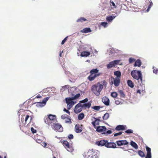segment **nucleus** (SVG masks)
<instances>
[{
	"label": "nucleus",
	"mask_w": 158,
	"mask_h": 158,
	"mask_svg": "<svg viewBox=\"0 0 158 158\" xmlns=\"http://www.w3.org/2000/svg\"><path fill=\"white\" fill-rule=\"evenodd\" d=\"M131 75L133 78L135 79V82L138 85L143 87L142 90V92H144V84L143 81V76L140 70H134L132 71Z\"/></svg>",
	"instance_id": "obj_1"
},
{
	"label": "nucleus",
	"mask_w": 158,
	"mask_h": 158,
	"mask_svg": "<svg viewBox=\"0 0 158 158\" xmlns=\"http://www.w3.org/2000/svg\"><path fill=\"white\" fill-rule=\"evenodd\" d=\"M99 152L97 150L93 149L89 150L88 152H85L83 156L85 158H98Z\"/></svg>",
	"instance_id": "obj_2"
},
{
	"label": "nucleus",
	"mask_w": 158,
	"mask_h": 158,
	"mask_svg": "<svg viewBox=\"0 0 158 158\" xmlns=\"http://www.w3.org/2000/svg\"><path fill=\"white\" fill-rule=\"evenodd\" d=\"M103 88V85L98 83L96 85H93L92 86L91 91L96 95L98 96L100 95Z\"/></svg>",
	"instance_id": "obj_3"
},
{
	"label": "nucleus",
	"mask_w": 158,
	"mask_h": 158,
	"mask_svg": "<svg viewBox=\"0 0 158 158\" xmlns=\"http://www.w3.org/2000/svg\"><path fill=\"white\" fill-rule=\"evenodd\" d=\"M51 127L56 131L61 132L63 131V128L61 125L57 122L54 123L53 124H51Z\"/></svg>",
	"instance_id": "obj_4"
},
{
	"label": "nucleus",
	"mask_w": 158,
	"mask_h": 158,
	"mask_svg": "<svg viewBox=\"0 0 158 158\" xmlns=\"http://www.w3.org/2000/svg\"><path fill=\"white\" fill-rule=\"evenodd\" d=\"M65 100L67 104V108L68 110H70L76 103V102L73 101L71 98H65Z\"/></svg>",
	"instance_id": "obj_5"
},
{
	"label": "nucleus",
	"mask_w": 158,
	"mask_h": 158,
	"mask_svg": "<svg viewBox=\"0 0 158 158\" xmlns=\"http://www.w3.org/2000/svg\"><path fill=\"white\" fill-rule=\"evenodd\" d=\"M120 60H115L110 62L106 65V67L108 69H110L115 66L119 63Z\"/></svg>",
	"instance_id": "obj_6"
},
{
	"label": "nucleus",
	"mask_w": 158,
	"mask_h": 158,
	"mask_svg": "<svg viewBox=\"0 0 158 158\" xmlns=\"http://www.w3.org/2000/svg\"><path fill=\"white\" fill-rule=\"evenodd\" d=\"M62 143L67 151L70 152H73V148L72 147H70L69 143L67 141L65 140L63 141Z\"/></svg>",
	"instance_id": "obj_7"
},
{
	"label": "nucleus",
	"mask_w": 158,
	"mask_h": 158,
	"mask_svg": "<svg viewBox=\"0 0 158 158\" xmlns=\"http://www.w3.org/2000/svg\"><path fill=\"white\" fill-rule=\"evenodd\" d=\"M82 104L78 103L75 107L74 112L76 113H78L82 111Z\"/></svg>",
	"instance_id": "obj_8"
},
{
	"label": "nucleus",
	"mask_w": 158,
	"mask_h": 158,
	"mask_svg": "<svg viewBox=\"0 0 158 158\" xmlns=\"http://www.w3.org/2000/svg\"><path fill=\"white\" fill-rule=\"evenodd\" d=\"M111 80L114 81V85L115 86L117 87L119 85L120 83L119 78L117 77L114 78L113 77H111Z\"/></svg>",
	"instance_id": "obj_9"
},
{
	"label": "nucleus",
	"mask_w": 158,
	"mask_h": 158,
	"mask_svg": "<svg viewBox=\"0 0 158 158\" xmlns=\"http://www.w3.org/2000/svg\"><path fill=\"white\" fill-rule=\"evenodd\" d=\"M107 130L105 126H98L97 127L96 131L98 132H101L102 134L103 132L106 131Z\"/></svg>",
	"instance_id": "obj_10"
},
{
	"label": "nucleus",
	"mask_w": 158,
	"mask_h": 158,
	"mask_svg": "<svg viewBox=\"0 0 158 158\" xmlns=\"http://www.w3.org/2000/svg\"><path fill=\"white\" fill-rule=\"evenodd\" d=\"M105 147L107 148H116V145L114 143L108 142V141H107Z\"/></svg>",
	"instance_id": "obj_11"
},
{
	"label": "nucleus",
	"mask_w": 158,
	"mask_h": 158,
	"mask_svg": "<svg viewBox=\"0 0 158 158\" xmlns=\"http://www.w3.org/2000/svg\"><path fill=\"white\" fill-rule=\"evenodd\" d=\"M51 122L52 124L57 122V119L56 118V116L52 114H49L48 117Z\"/></svg>",
	"instance_id": "obj_12"
},
{
	"label": "nucleus",
	"mask_w": 158,
	"mask_h": 158,
	"mask_svg": "<svg viewBox=\"0 0 158 158\" xmlns=\"http://www.w3.org/2000/svg\"><path fill=\"white\" fill-rule=\"evenodd\" d=\"M116 143L118 146H120L123 145H126L128 144V142L126 140H118L116 142Z\"/></svg>",
	"instance_id": "obj_13"
},
{
	"label": "nucleus",
	"mask_w": 158,
	"mask_h": 158,
	"mask_svg": "<svg viewBox=\"0 0 158 158\" xmlns=\"http://www.w3.org/2000/svg\"><path fill=\"white\" fill-rule=\"evenodd\" d=\"M100 118H101V117H99V118H97L95 117L93 118L94 119V120L91 123L94 128H95L96 125H99V122L100 121V120L99 119Z\"/></svg>",
	"instance_id": "obj_14"
},
{
	"label": "nucleus",
	"mask_w": 158,
	"mask_h": 158,
	"mask_svg": "<svg viewBox=\"0 0 158 158\" xmlns=\"http://www.w3.org/2000/svg\"><path fill=\"white\" fill-rule=\"evenodd\" d=\"M107 141L105 140H101L96 142V144L98 146H103L106 145Z\"/></svg>",
	"instance_id": "obj_15"
},
{
	"label": "nucleus",
	"mask_w": 158,
	"mask_h": 158,
	"mask_svg": "<svg viewBox=\"0 0 158 158\" xmlns=\"http://www.w3.org/2000/svg\"><path fill=\"white\" fill-rule=\"evenodd\" d=\"M126 127V126L125 125H119L116 127L115 129L118 131H119L121 130L123 131L125 129V127Z\"/></svg>",
	"instance_id": "obj_16"
},
{
	"label": "nucleus",
	"mask_w": 158,
	"mask_h": 158,
	"mask_svg": "<svg viewBox=\"0 0 158 158\" xmlns=\"http://www.w3.org/2000/svg\"><path fill=\"white\" fill-rule=\"evenodd\" d=\"M100 75V74H95L94 75L91 74L88 77V79L90 81H92L94 80L96 77L99 76Z\"/></svg>",
	"instance_id": "obj_17"
},
{
	"label": "nucleus",
	"mask_w": 158,
	"mask_h": 158,
	"mask_svg": "<svg viewBox=\"0 0 158 158\" xmlns=\"http://www.w3.org/2000/svg\"><path fill=\"white\" fill-rule=\"evenodd\" d=\"M102 102L106 106H109V98L106 97H104L102 98Z\"/></svg>",
	"instance_id": "obj_18"
},
{
	"label": "nucleus",
	"mask_w": 158,
	"mask_h": 158,
	"mask_svg": "<svg viewBox=\"0 0 158 158\" xmlns=\"http://www.w3.org/2000/svg\"><path fill=\"white\" fill-rule=\"evenodd\" d=\"M108 51H109V54L110 55L115 53H118L119 50L114 48H111L109 49L108 50Z\"/></svg>",
	"instance_id": "obj_19"
},
{
	"label": "nucleus",
	"mask_w": 158,
	"mask_h": 158,
	"mask_svg": "<svg viewBox=\"0 0 158 158\" xmlns=\"http://www.w3.org/2000/svg\"><path fill=\"white\" fill-rule=\"evenodd\" d=\"M91 105V103L89 102H88L82 104V106L83 108L85 109L87 108H89L90 107Z\"/></svg>",
	"instance_id": "obj_20"
},
{
	"label": "nucleus",
	"mask_w": 158,
	"mask_h": 158,
	"mask_svg": "<svg viewBox=\"0 0 158 158\" xmlns=\"http://www.w3.org/2000/svg\"><path fill=\"white\" fill-rule=\"evenodd\" d=\"M75 131L77 133H80L82 131V129L79 125H76L75 126Z\"/></svg>",
	"instance_id": "obj_21"
},
{
	"label": "nucleus",
	"mask_w": 158,
	"mask_h": 158,
	"mask_svg": "<svg viewBox=\"0 0 158 158\" xmlns=\"http://www.w3.org/2000/svg\"><path fill=\"white\" fill-rule=\"evenodd\" d=\"M116 16H108L106 17V20L108 22H111L116 17Z\"/></svg>",
	"instance_id": "obj_22"
},
{
	"label": "nucleus",
	"mask_w": 158,
	"mask_h": 158,
	"mask_svg": "<svg viewBox=\"0 0 158 158\" xmlns=\"http://www.w3.org/2000/svg\"><path fill=\"white\" fill-rule=\"evenodd\" d=\"M130 144L131 146L134 148L135 149H137L138 148V147L136 143L133 141H131L130 142Z\"/></svg>",
	"instance_id": "obj_23"
},
{
	"label": "nucleus",
	"mask_w": 158,
	"mask_h": 158,
	"mask_svg": "<svg viewBox=\"0 0 158 158\" xmlns=\"http://www.w3.org/2000/svg\"><path fill=\"white\" fill-rule=\"evenodd\" d=\"M90 55V53L89 52L84 51L81 53V56L82 57H87L89 56Z\"/></svg>",
	"instance_id": "obj_24"
},
{
	"label": "nucleus",
	"mask_w": 158,
	"mask_h": 158,
	"mask_svg": "<svg viewBox=\"0 0 158 158\" xmlns=\"http://www.w3.org/2000/svg\"><path fill=\"white\" fill-rule=\"evenodd\" d=\"M44 121L45 123L48 125H50L52 124L51 122L50 121V120L49 119L48 117H45L44 119Z\"/></svg>",
	"instance_id": "obj_25"
},
{
	"label": "nucleus",
	"mask_w": 158,
	"mask_h": 158,
	"mask_svg": "<svg viewBox=\"0 0 158 158\" xmlns=\"http://www.w3.org/2000/svg\"><path fill=\"white\" fill-rule=\"evenodd\" d=\"M91 30L89 28H84L82 30H81V32L84 33H87L89 32H91Z\"/></svg>",
	"instance_id": "obj_26"
},
{
	"label": "nucleus",
	"mask_w": 158,
	"mask_h": 158,
	"mask_svg": "<svg viewBox=\"0 0 158 158\" xmlns=\"http://www.w3.org/2000/svg\"><path fill=\"white\" fill-rule=\"evenodd\" d=\"M141 64V61L139 59H138L135 62L134 64L135 66H138L140 67Z\"/></svg>",
	"instance_id": "obj_27"
},
{
	"label": "nucleus",
	"mask_w": 158,
	"mask_h": 158,
	"mask_svg": "<svg viewBox=\"0 0 158 158\" xmlns=\"http://www.w3.org/2000/svg\"><path fill=\"white\" fill-rule=\"evenodd\" d=\"M127 85L131 88H133L134 87V84L133 82L130 80H128L127 81Z\"/></svg>",
	"instance_id": "obj_28"
},
{
	"label": "nucleus",
	"mask_w": 158,
	"mask_h": 158,
	"mask_svg": "<svg viewBox=\"0 0 158 158\" xmlns=\"http://www.w3.org/2000/svg\"><path fill=\"white\" fill-rule=\"evenodd\" d=\"M114 74L116 76L115 77L119 78L121 76V73L120 71H116L114 72Z\"/></svg>",
	"instance_id": "obj_29"
},
{
	"label": "nucleus",
	"mask_w": 158,
	"mask_h": 158,
	"mask_svg": "<svg viewBox=\"0 0 158 158\" xmlns=\"http://www.w3.org/2000/svg\"><path fill=\"white\" fill-rule=\"evenodd\" d=\"M84 114L83 113L79 114L78 116V120H81L84 118Z\"/></svg>",
	"instance_id": "obj_30"
},
{
	"label": "nucleus",
	"mask_w": 158,
	"mask_h": 158,
	"mask_svg": "<svg viewBox=\"0 0 158 158\" xmlns=\"http://www.w3.org/2000/svg\"><path fill=\"white\" fill-rule=\"evenodd\" d=\"M118 93L119 94L120 96L121 97L124 98L125 96V95L124 94L123 91L122 90H118Z\"/></svg>",
	"instance_id": "obj_31"
},
{
	"label": "nucleus",
	"mask_w": 158,
	"mask_h": 158,
	"mask_svg": "<svg viewBox=\"0 0 158 158\" xmlns=\"http://www.w3.org/2000/svg\"><path fill=\"white\" fill-rule=\"evenodd\" d=\"M98 69H93L92 70H91L90 72V73L91 74H97V73H98Z\"/></svg>",
	"instance_id": "obj_32"
},
{
	"label": "nucleus",
	"mask_w": 158,
	"mask_h": 158,
	"mask_svg": "<svg viewBox=\"0 0 158 158\" xmlns=\"http://www.w3.org/2000/svg\"><path fill=\"white\" fill-rule=\"evenodd\" d=\"M112 133V131L110 130H108L107 131H105L104 132H103V133H102V135H104L105 136H107L108 135L110 134H111Z\"/></svg>",
	"instance_id": "obj_33"
},
{
	"label": "nucleus",
	"mask_w": 158,
	"mask_h": 158,
	"mask_svg": "<svg viewBox=\"0 0 158 158\" xmlns=\"http://www.w3.org/2000/svg\"><path fill=\"white\" fill-rule=\"evenodd\" d=\"M87 20V19L84 17H81L80 18L78 19L77 20V22H83L84 21H85Z\"/></svg>",
	"instance_id": "obj_34"
},
{
	"label": "nucleus",
	"mask_w": 158,
	"mask_h": 158,
	"mask_svg": "<svg viewBox=\"0 0 158 158\" xmlns=\"http://www.w3.org/2000/svg\"><path fill=\"white\" fill-rule=\"evenodd\" d=\"M109 114L108 113L105 114L103 117V119L104 120H106L109 117Z\"/></svg>",
	"instance_id": "obj_35"
},
{
	"label": "nucleus",
	"mask_w": 158,
	"mask_h": 158,
	"mask_svg": "<svg viewBox=\"0 0 158 158\" xmlns=\"http://www.w3.org/2000/svg\"><path fill=\"white\" fill-rule=\"evenodd\" d=\"M80 94L79 93H78L74 97L71 98L73 100H74L75 99H77L80 97Z\"/></svg>",
	"instance_id": "obj_36"
},
{
	"label": "nucleus",
	"mask_w": 158,
	"mask_h": 158,
	"mask_svg": "<svg viewBox=\"0 0 158 158\" xmlns=\"http://www.w3.org/2000/svg\"><path fill=\"white\" fill-rule=\"evenodd\" d=\"M50 97H48L45 98H44L43 101H42L43 103L44 104V105L46 104V102L48 101V100L49 99Z\"/></svg>",
	"instance_id": "obj_37"
},
{
	"label": "nucleus",
	"mask_w": 158,
	"mask_h": 158,
	"mask_svg": "<svg viewBox=\"0 0 158 158\" xmlns=\"http://www.w3.org/2000/svg\"><path fill=\"white\" fill-rule=\"evenodd\" d=\"M138 153L139 155L142 157H143L145 156V155L144 152L142 151H138Z\"/></svg>",
	"instance_id": "obj_38"
},
{
	"label": "nucleus",
	"mask_w": 158,
	"mask_h": 158,
	"mask_svg": "<svg viewBox=\"0 0 158 158\" xmlns=\"http://www.w3.org/2000/svg\"><path fill=\"white\" fill-rule=\"evenodd\" d=\"M36 106L38 107H42L45 106L44 105V104L42 102H38L36 104Z\"/></svg>",
	"instance_id": "obj_39"
},
{
	"label": "nucleus",
	"mask_w": 158,
	"mask_h": 158,
	"mask_svg": "<svg viewBox=\"0 0 158 158\" xmlns=\"http://www.w3.org/2000/svg\"><path fill=\"white\" fill-rule=\"evenodd\" d=\"M65 122V123H71V120L70 118H69V116H68L66 118Z\"/></svg>",
	"instance_id": "obj_40"
},
{
	"label": "nucleus",
	"mask_w": 158,
	"mask_h": 158,
	"mask_svg": "<svg viewBox=\"0 0 158 158\" xmlns=\"http://www.w3.org/2000/svg\"><path fill=\"white\" fill-rule=\"evenodd\" d=\"M149 2H150V4L148 6V8L146 10L147 12H148L149 11L150 8L153 5V3L152 2H150L149 1Z\"/></svg>",
	"instance_id": "obj_41"
},
{
	"label": "nucleus",
	"mask_w": 158,
	"mask_h": 158,
	"mask_svg": "<svg viewBox=\"0 0 158 158\" xmlns=\"http://www.w3.org/2000/svg\"><path fill=\"white\" fill-rule=\"evenodd\" d=\"M101 24L105 28L107 27L108 25L107 23L105 22H102Z\"/></svg>",
	"instance_id": "obj_42"
},
{
	"label": "nucleus",
	"mask_w": 158,
	"mask_h": 158,
	"mask_svg": "<svg viewBox=\"0 0 158 158\" xmlns=\"http://www.w3.org/2000/svg\"><path fill=\"white\" fill-rule=\"evenodd\" d=\"M118 94L116 92H113L111 93V95L113 98H116L117 97Z\"/></svg>",
	"instance_id": "obj_43"
},
{
	"label": "nucleus",
	"mask_w": 158,
	"mask_h": 158,
	"mask_svg": "<svg viewBox=\"0 0 158 158\" xmlns=\"http://www.w3.org/2000/svg\"><path fill=\"white\" fill-rule=\"evenodd\" d=\"M125 132L128 134H130L133 133V131L132 130L129 129L125 131Z\"/></svg>",
	"instance_id": "obj_44"
},
{
	"label": "nucleus",
	"mask_w": 158,
	"mask_h": 158,
	"mask_svg": "<svg viewBox=\"0 0 158 158\" xmlns=\"http://www.w3.org/2000/svg\"><path fill=\"white\" fill-rule=\"evenodd\" d=\"M100 108V107L98 106H95L92 107L93 109L96 110H98Z\"/></svg>",
	"instance_id": "obj_45"
},
{
	"label": "nucleus",
	"mask_w": 158,
	"mask_h": 158,
	"mask_svg": "<svg viewBox=\"0 0 158 158\" xmlns=\"http://www.w3.org/2000/svg\"><path fill=\"white\" fill-rule=\"evenodd\" d=\"M88 99L87 98H86L84 99L81 100L80 101V103H86L88 101Z\"/></svg>",
	"instance_id": "obj_46"
},
{
	"label": "nucleus",
	"mask_w": 158,
	"mask_h": 158,
	"mask_svg": "<svg viewBox=\"0 0 158 158\" xmlns=\"http://www.w3.org/2000/svg\"><path fill=\"white\" fill-rule=\"evenodd\" d=\"M31 130L32 132V133L34 134L36 133V130L33 127H31Z\"/></svg>",
	"instance_id": "obj_47"
},
{
	"label": "nucleus",
	"mask_w": 158,
	"mask_h": 158,
	"mask_svg": "<svg viewBox=\"0 0 158 158\" xmlns=\"http://www.w3.org/2000/svg\"><path fill=\"white\" fill-rule=\"evenodd\" d=\"M68 116L66 114L62 115L61 116V118L63 119H65Z\"/></svg>",
	"instance_id": "obj_48"
},
{
	"label": "nucleus",
	"mask_w": 158,
	"mask_h": 158,
	"mask_svg": "<svg viewBox=\"0 0 158 158\" xmlns=\"http://www.w3.org/2000/svg\"><path fill=\"white\" fill-rule=\"evenodd\" d=\"M146 151H147V153H151V148L147 147V146H146Z\"/></svg>",
	"instance_id": "obj_49"
},
{
	"label": "nucleus",
	"mask_w": 158,
	"mask_h": 158,
	"mask_svg": "<svg viewBox=\"0 0 158 158\" xmlns=\"http://www.w3.org/2000/svg\"><path fill=\"white\" fill-rule=\"evenodd\" d=\"M122 132H122L121 131V132H118V133H115L114 134V136L115 137V136H118V135H121L122 134Z\"/></svg>",
	"instance_id": "obj_50"
},
{
	"label": "nucleus",
	"mask_w": 158,
	"mask_h": 158,
	"mask_svg": "<svg viewBox=\"0 0 158 158\" xmlns=\"http://www.w3.org/2000/svg\"><path fill=\"white\" fill-rule=\"evenodd\" d=\"M151 158V153H148L145 158Z\"/></svg>",
	"instance_id": "obj_51"
},
{
	"label": "nucleus",
	"mask_w": 158,
	"mask_h": 158,
	"mask_svg": "<svg viewBox=\"0 0 158 158\" xmlns=\"http://www.w3.org/2000/svg\"><path fill=\"white\" fill-rule=\"evenodd\" d=\"M129 62L130 63H131L134 62L135 60V59L134 58H130L129 60Z\"/></svg>",
	"instance_id": "obj_52"
},
{
	"label": "nucleus",
	"mask_w": 158,
	"mask_h": 158,
	"mask_svg": "<svg viewBox=\"0 0 158 158\" xmlns=\"http://www.w3.org/2000/svg\"><path fill=\"white\" fill-rule=\"evenodd\" d=\"M68 38V36L66 37L61 42V44H63L64 43L66 42L67 40V38Z\"/></svg>",
	"instance_id": "obj_53"
},
{
	"label": "nucleus",
	"mask_w": 158,
	"mask_h": 158,
	"mask_svg": "<svg viewBox=\"0 0 158 158\" xmlns=\"http://www.w3.org/2000/svg\"><path fill=\"white\" fill-rule=\"evenodd\" d=\"M68 138L70 139H73V136L72 134H70L68 136Z\"/></svg>",
	"instance_id": "obj_54"
},
{
	"label": "nucleus",
	"mask_w": 158,
	"mask_h": 158,
	"mask_svg": "<svg viewBox=\"0 0 158 158\" xmlns=\"http://www.w3.org/2000/svg\"><path fill=\"white\" fill-rule=\"evenodd\" d=\"M154 67H153V72L154 73H155L156 74H158V69H154Z\"/></svg>",
	"instance_id": "obj_55"
},
{
	"label": "nucleus",
	"mask_w": 158,
	"mask_h": 158,
	"mask_svg": "<svg viewBox=\"0 0 158 158\" xmlns=\"http://www.w3.org/2000/svg\"><path fill=\"white\" fill-rule=\"evenodd\" d=\"M63 111L68 113L69 115L70 114V113L69 110L66 109L65 108L64 109Z\"/></svg>",
	"instance_id": "obj_56"
},
{
	"label": "nucleus",
	"mask_w": 158,
	"mask_h": 158,
	"mask_svg": "<svg viewBox=\"0 0 158 158\" xmlns=\"http://www.w3.org/2000/svg\"><path fill=\"white\" fill-rule=\"evenodd\" d=\"M31 125V126L35 127V124L34 123H33L32 122H30L29 123V125Z\"/></svg>",
	"instance_id": "obj_57"
},
{
	"label": "nucleus",
	"mask_w": 158,
	"mask_h": 158,
	"mask_svg": "<svg viewBox=\"0 0 158 158\" xmlns=\"http://www.w3.org/2000/svg\"><path fill=\"white\" fill-rule=\"evenodd\" d=\"M41 145L44 148L45 147L47 146V143L45 142L42 143Z\"/></svg>",
	"instance_id": "obj_58"
},
{
	"label": "nucleus",
	"mask_w": 158,
	"mask_h": 158,
	"mask_svg": "<svg viewBox=\"0 0 158 158\" xmlns=\"http://www.w3.org/2000/svg\"><path fill=\"white\" fill-rule=\"evenodd\" d=\"M110 4H111L113 6L115 7V5L114 2L113 1H110Z\"/></svg>",
	"instance_id": "obj_59"
},
{
	"label": "nucleus",
	"mask_w": 158,
	"mask_h": 158,
	"mask_svg": "<svg viewBox=\"0 0 158 158\" xmlns=\"http://www.w3.org/2000/svg\"><path fill=\"white\" fill-rule=\"evenodd\" d=\"M115 103L116 105H119V104H120V102L118 100H116L115 101Z\"/></svg>",
	"instance_id": "obj_60"
},
{
	"label": "nucleus",
	"mask_w": 158,
	"mask_h": 158,
	"mask_svg": "<svg viewBox=\"0 0 158 158\" xmlns=\"http://www.w3.org/2000/svg\"><path fill=\"white\" fill-rule=\"evenodd\" d=\"M36 142L39 143H41V142H42V141L40 140V139H37Z\"/></svg>",
	"instance_id": "obj_61"
},
{
	"label": "nucleus",
	"mask_w": 158,
	"mask_h": 158,
	"mask_svg": "<svg viewBox=\"0 0 158 158\" xmlns=\"http://www.w3.org/2000/svg\"><path fill=\"white\" fill-rule=\"evenodd\" d=\"M29 116L28 115H27L26 116V118L25 119V121L26 122L27 121L28 119L29 118Z\"/></svg>",
	"instance_id": "obj_62"
},
{
	"label": "nucleus",
	"mask_w": 158,
	"mask_h": 158,
	"mask_svg": "<svg viewBox=\"0 0 158 158\" xmlns=\"http://www.w3.org/2000/svg\"><path fill=\"white\" fill-rule=\"evenodd\" d=\"M36 97L37 98H40L41 97V96L40 94H38L36 96Z\"/></svg>",
	"instance_id": "obj_63"
},
{
	"label": "nucleus",
	"mask_w": 158,
	"mask_h": 158,
	"mask_svg": "<svg viewBox=\"0 0 158 158\" xmlns=\"http://www.w3.org/2000/svg\"><path fill=\"white\" fill-rule=\"evenodd\" d=\"M137 93H138L140 94H141V90L140 89H138L137 90Z\"/></svg>",
	"instance_id": "obj_64"
}]
</instances>
